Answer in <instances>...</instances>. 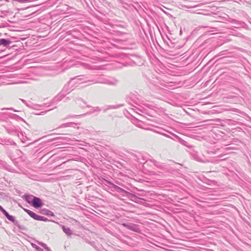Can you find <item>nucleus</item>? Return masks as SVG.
Returning <instances> with one entry per match:
<instances>
[{
	"label": "nucleus",
	"instance_id": "72a5a7b5",
	"mask_svg": "<svg viewBox=\"0 0 251 251\" xmlns=\"http://www.w3.org/2000/svg\"><path fill=\"white\" fill-rule=\"evenodd\" d=\"M180 143L182 145H184V146H187V147H189V146H188V145H187V142L186 141H185L183 140H180Z\"/></svg>",
	"mask_w": 251,
	"mask_h": 251
},
{
	"label": "nucleus",
	"instance_id": "c9c22d12",
	"mask_svg": "<svg viewBox=\"0 0 251 251\" xmlns=\"http://www.w3.org/2000/svg\"><path fill=\"white\" fill-rule=\"evenodd\" d=\"M20 100L22 101L23 103H24L26 106H27L28 107H31L27 102L26 101L24 100V99H20Z\"/></svg>",
	"mask_w": 251,
	"mask_h": 251
},
{
	"label": "nucleus",
	"instance_id": "20e7f679",
	"mask_svg": "<svg viewBox=\"0 0 251 251\" xmlns=\"http://www.w3.org/2000/svg\"><path fill=\"white\" fill-rule=\"evenodd\" d=\"M122 225L126 228L136 232H140L139 225L131 223H124Z\"/></svg>",
	"mask_w": 251,
	"mask_h": 251
},
{
	"label": "nucleus",
	"instance_id": "4468645a",
	"mask_svg": "<svg viewBox=\"0 0 251 251\" xmlns=\"http://www.w3.org/2000/svg\"><path fill=\"white\" fill-rule=\"evenodd\" d=\"M11 43V41L9 39L4 38L0 39V46L2 45L3 47H7Z\"/></svg>",
	"mask_w": 251,
	"mask_h": 251
},
{
	"label": "nucleus",
	"instance_id": "f704fd0d",
	"mask_svg": "<svg viewBox=\"0 0 251 251\" xmlns=\"http://www.w3.org/2000/svg\"><path fill=\"white\" fill-rule=\"evenodd\" d=\"M38 217V215L34 212L33 213V214L31 216V218H32L33 219H34L35 220H37Z\"/></svg>",
	"mask_w": 251,
	"mask_h": 251
},
{
	"label": "nucleus",
	"instance_id": "6ab92c4d",
	"mask_svg": "<svg viewBox=\"0 0 251 251\" xmlns=\"http://www.w3.org/2000/svg\"><path fill=\"white\" fill-rule=\"evenodd\" d=\"M76 125V124L75 123H67L65 124H63L61 125H60L58 128H65L67 127H74V126Z\"/></svg>",
	"mask_w": 251,
	"mask_h": 251
},
{
	"label": "nucleus",
	"instance_id": "de8ad7c7",
	"mask_svg": "<svg viewBox=\"0 0 251 251\" xmlns=\"http://www.w3.org/2000/svg\"><path fill=\"white\" fill-rule=\"evenodd\" d=\"M87 242L88 243V242ZM94 243H95V242H92V243H90V244L91 245H94Z\"/></svg>",
	"mask_w": 251,
	"mask_h": 251
},
{
	"label": "nucleus",
	"instance_id": "f3484780",
	"mask_svg": "<svg viewBox=\"0 0 251 251\" xmlns=\"http://www.w3.org/2000/svg\"><path fill=\"white\" fill-rule=\"evenodd\" d=\"M123 106V104H119V105H107L103 109V112H106L108 110L117 109V108H120Z\"/></svg>",
	"mask_w": 251,
	"mask_h": 251
},
{
	"label": "nucleus",
	"instance_id": "603ef678",
	"mask_svg": "<svg viewBox=\"0 0 251 251\" xmlns=\"http://www.w3.org/2000/svg\"><path fill=\"white\" fill-rule=\"evenodd\" d=\"M66 100H69V97H67V98H66Z\"/></svg>",
	"mask_w": 251,
	"mask_h": 251
},
{
	"label": "nucleus",
	"instance_id": "49530a36",
	"mask_svg": "<svg viewBox=\"0 0 251 251\" xmlns=\"http://www.w3.org/2000/svg\"><path fill=\"white\" fill-rule=\"evenodd\" d=\"M3 209V208L0 205V211H1Z\"/></svg>",
	"mask_w": 251,
	"mask_h": 251
},
{
	"label": "nucleus",
	"instance_id": "2eb2a0df",
	"mask_svg": "<svg viewBox=\"0 0 251 251\" xmlns=\"http://www.w3.org/2000/svg\"><path fill=\"white\" fill-rule=\"evenodd\" d=\"M8 116L10 118L15 120L17 121H24V119L22 117H21L19 115H16L15 114L9 113Z\"/></svg>",
	"mask_w": 251,
	"mask_h": 251
},
{
	"label": "nucleus",
	"instance_id": "412c9836",
	"mask_svg": "<svg viewBox=\"0 0 251 251\" xmlns=\"http://www.w3.org/2000/svg\"><path fill=\"white\" fill-rule=\"evenodd\" d=\"M33 197L32 195L25 194L24 196V199L26 202L31 205L32 199Z\"/></svg>",
	"mask_w": 251,
	"mask_h": 251
},
{
	"label": "nucleus",
	"instance_id": "4c0bfd02",
	"mask_svg": "<svg viewBox=\"0 0 251 251\" xmlns=\"http://www.w3.org/2000/svg\"><path fill=\"white\" fill-rule=\"evenodd\" d=\"M8 25H9L8 23L7 24L6 23H1V25H0V27H5L6 26H8Z\"/></svg>",
	"mask_w": 251,
	"mask_h": 251
},
{
	"label": "nucleus",
	"instance_id": "473e14b6",
	"mask_svg": "<svg viewBox=\"0 0 251 251\" xmlns=\"http://www.w3.org/2000/svg\"><path fill=\"white\" fill-rule=\"evenodd\" d=\"M5 109L12 110L14 112H20V111L17 110L13 108H3L1 109L2 110H5Z\"/></svg>",
	"mask_w": 251,
	"mask_h": 251
},
{
	"label": "nucleus",
	"instance_id": "79ce46f5",
	"mask_svg": "<svg viewBox=\"0 0 251 251\" xmlns=\"http://www.w3.org/2000/svg\"><path fill=\"white\" fill-rule=\"evenodd\" d=\"M161 135H163V136H165V137H166L167 138H171L170 135H169L168 134H166V133H165L164 132H162Z\"/></svg>",
	"mask_w": 251,
	"mask_h": 251
},
{
	"label": "nucleus",
	"instance_id": "a211bd4d",
	"mask_svg": "<svg viewBox=\"0 0 251 251\" xmlns=\"http://www.w3.org/2000/svg\"><path fill=\"white\" fill-rule=\"evenodd\" d=\"M149 161L152 163L153 165L158 168L161 169L163 167V165L162 164L153 159H149Z\"/></svg>",
	"mask_w": 251,
	"mask_h": 251
},
{
	"label": "nucleus",
	"instance_id": "09e8293b",
	"mask_svg": "<svg viewBox=\"0 0 251 251\" xmlns=\"http://www.w3.org/2000/svg\"><path fill=\"white\" fill-rule=\"evenodd\" d=\"M223 52V51L220 52V55H219V56H220V55H223V54H222V52Z\"/></svg>",
	"mask_w": 251,
	"mask_h": 251
},
{
	"label": "nucleus",
	"instance_id": "9d476101",
	"mask_svg": "<svg viewBox=\"0 0 251 251\" xmlns=\"http://www.w3.org/2000/svg\"><path fill=\"white\" fill-rule=\"evenodd\" d=\"M113 189L116 192L121 193L123 197H126L127 198L130 193V192L124 190L116 185L114 186Z\"/></svg>",
	"mask_w": 251,
	"mask_h": 251
},
{
	"label": "nucleus",
	"instance_id": "ddd939ff",
	"mask_svg": "<svg viewBox=\"0 0 251 251\" xmlns=\"http://www.w3.org/2000/svg\"><path fill=\"white\" fill-rule=\"evenodd\" d=\"M0 144L3 145V144H9L10 145H16V143L13 141V140H11L10 139H2L0 138Z\"/></svg>",
	"mask_w": 251,
	"mask_h": 251
},
{
	"label": "nucleus",
	"instance_id": "7ed1b4c3",
	"mask_svg": "<svg viewBox=\"0 0 251 251\" xmlns=\"http://www.w3.org/2000/svg\"><path fill=\"white\" fill-rule=\"evenodd\" d=\"M133 95H131L130 97H126V101L129 103V104H131L134 107H137V106H139L141 108H143L141 104H142L145 106L149 107V104H148L146 103L141 102L140 101H137L136 100L133 99Z\"/></svg>",
	"mask_w": 251,
	"mask_h": 251
},
{
	"label": "nucleus",
	"instance_id": "f257e3e1",
	"mask_svg": "<svg viewBox=\"0 0 251 251\" xmlns=\"http://www.w3.org/2000/svg\"><path fill=\"white\" fill-rule=\"evenodd\" d=\"M96 78L97 79H92L90 80L91 84L101 83L116 86L118 83V80L116 78L110 76L104 77L103 75H97Z\"/></svg>",
	"mask_w": 251,
	"mask_h": 251
},
{
	"label": "nucleus",
	"instance_id": "423d86ee",
	"mask_svg": "<svg viewBox=\"0 0 251 251\" xmlns=\"http://www.w3.org/2000/svg\"><path fill=\"white\" fill-rule=\"evenodd\" d=\"M127 198L129 199L131 201L139 204H142L144 202V201H145L144 199L139 198L136 196L135 195L132 194L131 193H129Z\"/></svg>",
	"mask_w": 251,
	"mask_h": 251
},
{
	"label": "nucleus",
	"instance_id": "bb28decb",
	"mask_svg": "<svg viewBox=\"0 0 251 251\" xmlns=\"http://www.w3.org/2000/svg\"><path fill=\"white\" fill-rule=\"evenodd\" d=\"M31 246L33 248H35L37 251H43V250L39 246L35 244L31 243Z\"/></svg>",
	"mask_w": 251,
	"mask_h": 251
},
{
	"label": "nucleus",
	"instance_id": "393cba45",
	"mask_svg": "<svg viewBox=\"0 0 251 251\" xmlns=\"http://www.w3.org/2000/svg\"><path fill=\"white\" fill-rule=\"evenodd\" d=\"M239 25L245 29H249V27H248V25L245 23H244L243 22H240L239 23Z\"/></svg>",
	"mask_w": 251,
	"mask_h": 251
},
{
	"label": "nucleus",
	"instance_id": "8fccbe9b",
	"mask_svg": "<svg viewBox=\"0 0 251 251\" xmlns=\"http://www.w3.org/2000/svg\"><path fill=\"white\" fill-rule=\"evenodd\" d=\"M87 107H92L91 106L89 105H87Z\"/></svg>",
	"mask_w": 251,
	"mask_h": 251
},
{
	"label": "nucleus",
	"instance_id": "5701e85b",
	"mask_svg": "<svg viewBox=\"0 0 251 251\" xmlns=\"http://www.w3.org/2000/svg\"><path fill=\"white\" fill-rule=\"evenodd\" d=\"M128 26L126 23L125 22H122L120 24H117L114 25V27H119L122 29H126Z\"/></svg>",
	"mask_w": 251,
	"mask_h": 251
},
{
	"label": "nucleus",
	"instance_id": "ea45409f",
	"mask_svg": "<svg viewBox=\"0 0 251 251\" xmlns=\"http://www.w3.org/2000/svg\"><path fill=\"white\" fill-rule=\"evenodd\" d=\"M159 130H154V132L157 133H159L160 134H162V132L161 130H163V129H161L160 128H157Z\"/></svg>",
	"mask_w": 251,
	"mask_h": 251
},
{
	"label": "nucleus",
	"instance_id": "aec40b11",
	"mask_svg": "<svg viewBox=\"0 0 251 251\" xmlns=\"http://www.w3.org/2000/svg\"><path fill=\"white\" fill-rule=\"evenodd\" d=\"M42 213L44 215H47L48 216H52V217L54 216V214L53 213V212H52L51 211H50V210L47 209H42Z\"/></svg>",
	"mask_w": 251,
	"mask_h": 251
},
{
	"label": "nucleus",
	"instance_id": "3c124183",
	"mask_svg": "<svg viewBox=\"0 0 251 251\" xmlns=\"http://www.w3.org/2000/svg\"><path fill=\"white\" fill-rule=\"evenodd\" d=\"M249 23H251V19H250L249 20Z\"/></svg>",
	"mask_w": 251,
	"mask_h": 251
},
{
	"label": "nucleus",
	"instance_id": "cd10ccee",
	"mask_svg": "<svg viewBox=\"0 0 251 251\" xmlns=\"http://www.w3.org/2000/svg\"><path fill=\"white\" fill-rule=\"evenodd\" d=\"M93 110L95 113H99L101 111V108L99 106L93 107Z\"/></svg>",
	"mask_w": 251,
	"mask_h": 251
},
{
	"label": "nucleus",
	"instance_id": "2f4dec72",
	"mask_svg": "<svg viewBox=\"0 0 251 251\" xmlns=\"http://www.w3.org/2000/svg\"><path fill=\"white\" fill-rule=\"evenodd\" d=\"M223 160V159H213L211 161H209L208 162H212L214 163H219L221 161Z\"/></svg>",
	"mask_w": 251,
	"mask_h": 251
},
{
	"label": "nucleus",
	"instance_id": "7c9ffc66",
	"mask_svg": "<svg viewBox=\"0 0 251 251\" xmlns=\"http://www.w3.org/2000/svg\"><path fill=\"white\" fill-rule=\"evenodd\" d=\"M25 211L26 212L30 217L32 216V215L33 214V213H34V212L30 210H28V209H24Z\"/></svg>",
	"mask_w": 251,
	"mask_h": 251
},
{
	"label": "nucleus",
	"instance_id": "c85d7f7f",
	"mask_svg": "<svg viewBox=\"0 0 251 251\" xmlns=\"http://www.w3.org/2000/svg\"><path fill=\"white\" fill-rule=\"evenodd\" d=\"M15 152L17 154L18 157L21 156L22 154H23L22 152L20 150L17 149L15 150Z\"/></svg>",
	"mask_w": 251,
	"mask_h": 251
},
{
	"label": "nucleus",
	"instance_id": "0eeeda50",
	"mask_svg": "<svg viewBox=\"0 0 251 251\" xmlns=\"http://www.w3.org/2000/svg\"><path fill=\"white\" fill-rule=\"evenodd\" d=\"M134 159L136 160L138 163L142 164L144 163V161H146V162L147 163L149 162V160L146 159V156L143 155L142 153H138L137 154H135L133 156Z\"/></svg>",
	"mask_w": 251,
	"mask_h": 251
},
{
	"label": "nucleus",
	"instance_id": "37998d69",
	"mask_svg": "<svg viewBox=\"0 0 251 251\" xmlns=\"http://www.w3.org/2000/svg\"><path fill=\"white\" fill-rule=\"evenodd\" d=\"M94 113V112L93 111V109H92L91 110L89 111V112H88L86 114H88V115H90V114H93Z\"/></svg>",
	"mask_w": 251,
	"mask_h": 251
},
{
	"label": "nucleus",
	"instance_id": "c03bdc74",
	"mask_svg": "<svg viewBox=\"0 0 251 251\" xmlns=\"http://www.w3.org/2000/svg\"><path fill=\"white\" fill-rule=\"evenodd\" d=\"M7 169V170H8L9 171H12V168L9 166H8L7 168H6Z\"/></svg>",
	"mask_w": 251,
	"mask_h": 251
},
{
	"label": "nucleus",
	"instance_id": "c756f323",
	"mask_svg": "<svg viewBox=\"0 0 251 251\" xmlns=\"http://www.w3.org/2000/svg\"><path fill=\"white\" fill-rule=\"evenodd\" d=\"M104 181H105V182H106L107 184H109V185H111V186H112V188L113 189V188H114V186H115V184H114L113 182H111V181H109V180H107L104 179Z\"/></svg>",
	"mask_w": 251,
	"mask_h": 251
},
{
	"label": "nucleus",
	"instance_id": "9b49d317",
	"mask_svg": "<svg viewBox=\"0 0 251 251\" xmlns=\"http://www.w3.org/2000/svg\"><path fill=\"white\" fill-rule=\"evenodd\" d=\"M66 95L63 93L62 91L56 96L52 100V102L48 106H50L51 103L54 102H57L61 100L65 97Z\"/></svg>",
	"mask_w": 251,
	"mask_h": 251
},
{
	"label": "nucleus",
	"instance_id": "6e6552de",
	"mask_svg": "<svg viewBox=\"0 0 251 251\" xmlns=\"http://www.w3.org/2000/svg\"><path fill=\"white\" fill-rule=\"evenodd\" d=\"M89 76L85 75H78L73 78H71V81L72 80H79L81 81V82H90L91 80L89 79Z\"/></svg>",
	"mask_w": 251,
	"mask_h": 251
},
{
	"label": "nucleus",
	"instance_id": "39448f33",
	"mask_svg": "<svg viewBox=\"0 0 251 251\" xmlns=\"http://www.w3.org/2000/svg\"><path fill=\"white\" fill-rule=\"evenodd\" d=\"M31 205L36 208H39L43 205V203L40 198L34 196L32 199Z\"/></svg>",
	"mask_w": 251,
	"mask_h": 251
},
{
	"label": "nucleus",
	"instance_id": "a878e982",
	"mask_svg": "<svg viewBox=\"0 0 251 251\" xmlns=\"http://www.w3.org/2000/svg\"><path fill=\"white\" fill-rule=\"evenodd\" d=\"M39 244L42 247H43L47 251H50V249L46 245V244L42 242H40L39 243Z\"/></svg>",
	"mask_w": 251,
	"mask_h": 251
},
{
	"label": "nucleus",
	"instance_id": "58836bf2",
	"mask_svg": "<svg viewBox=\"0 0 251 251\" xmlns=\"http://www.w3.org/2000/svg\"><path fill=\"white\" fill-rule=\"evenodd\" d=\"M159 130H154V132L157 133H159L160 134H162V132L161 130H163V129H161L160 128H157Z\"/></svg>",
	"mask_w": 251,
	"mask_h": 251
},
{
	"label": "nucleus",
	"instance_id": "a19ab883",
	"mask_svg": "<svg viewBox=\"0 0 251 251\" xmlns=\"http://www.w3.org/2000/svg\"><path fill=\"white\" fill-rule=\"evenodd\" d=\"M52 109H53V108L49 109V110H48L47 111H42V112H40V113L36 114L37 115H43L44 113H46L47 111H50V110H52Z\"/></svg>",
	"mask_w": 251,
	"mask_h": 251
},
{
	"label": "nucleus",
	"instance_id": "f8f14e48",
	"mask_svg": "<svg viewBox=\"0 0 251 251\" xmlns=\"http://www.w3.org/2000/svg\"><path fill=\"white\" fill-rule=\"evenodd\" d=\"M71 81H72L71 80L70 81H69L67 84L65 85L64 86L62 90L61 91L65 95L70 93L73 90L72 88L70 87V84Z\"/></svg>",
	"mask_w": 251,
	"mask_h": 251
},
{
	"label": "nucleus",
	"instance_id": "dca6fc26",
	"mask_svg": "<svg viewBox=\"0 0 251 251\" xmlns=\"http://www.w3.org/2000/svg\"><path fill=\"white\" fill-rule=\"evenodd\" d=\"M62 229L63 232L68 236H71L73 234V231L69 227L62 226Z\"/></svg>",
	"mask_w": 251,
	"mask_h": 251
},
{
	"label": "nucleus",
	"instance_id": "b1692460",
	"mask_svg": "<svg viewBox=\"0 0 251 251\" xmlns=\"http://www.w3.org/2000/svg\"><path fill=\"white\" fill-rule=\"evenodd\" d=\"M37 221H41L44 222L50 221V220H48V218H47L46 217L39 215H38Z\"/></svg>",
	"mask_w": 251,
	"mask_h": 251
},
{
	"label": "nucleus",
	"instance_id": "4be33fe9",
	"mask_svg": "<svg viewBox=\"0 0 251 251\" xmlns=\"http://www.w3.org/2000/svg\"><path fill=\"white\" fill-rule=\"evenodd\" d=\"M3 126L8 133L12 135L17 133L16 131L13 128H8L7 125Z\"/></svg>",
	"mask_w": 251,
	"mask_h": 251
},
{
	"label": "nucleus",
	"instance_id": "a18cd8bd",
	"mask_svg": "<svg viewBox=\"0 0 251 251\" xmlns=\"http://www.w3.org/2000/svg\"><path fill=\"white\" fill-rule=\"evenodd\" d=\"M3 115H4L3 113L0 112V120H2Z\"/></svg>",
	"mask_w": 251,
	"mask_h": 251
},
{
	"label": "nucleus",
	"instance_id": "1a4fd4ad",
	"mask_svg": "<svg viewBox=\"0 0 251 251\" xmlns=\"http://www.w3.org/2000/svg\"><path fill=\"white\" fill-rule=\"evenodd\" d=\"M193 156L194 159L197 161L201 163H206L209 162V160L205 158L203 155H201L197 152L194 153Z\"/></svg>",
	"mask_w": 251,
	"mask_h": 251
},
{
	"label": "nucleus",
	"instance_id": "e433bc0d",
	"mask_svg": "<svg viewBox=\"0 0 251 251\" xmlns=\"http://www.w3.org/2000/svg\"><path fill=\"white\" fill-rule=\"evenodd\" d=\"M9 157L10 158L11 160H14L16 159L17 157L14 155H12L11 154H9Z\"/></svg>",
	"mask_w": 251,
	"mask_h": 251
},
{
	"label": "nucleus",
	"instance_id": "f03ea898",
	"mask_svg": "<svg viewBox=\"0 0 251 251\" xmlns=\"http://www.w3.org/2000/svg\"><path fill=\"white\" fill-rule=\"evenodd\" d=\"M1 212L4 215V216L7 218L8 220L12 222L16 226H17L19 229L22 230H26V228L24 226L19 224V223L17 221L15 217L12 215L9 214V213L3 208Z\"/></svg>",
	"mask_w": 251,
	"mask_h": 251
}]
</instances>
